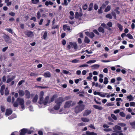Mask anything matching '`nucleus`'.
Here are the masks:
<instances>
[{"label": "nucleus", "mask_w": 135, "mask_h": 135, "mask_svg": "<svg viewBox=\"0 0 135 135\" xmlns=\"http://www.w3.org/2000/svg\"><path fill=\"white\" fill-rule=\"evenodd\" d=\"M84 106L83 105H78L76 106L75 109V112L76 113H78L84 109Z\"/></svg>", "instance_id": "1"}, {"label": "nucleus", "mask_w": 135, "mask_h": 135, "mask_svg": "<svg viewBox=\"0 0 135 135\" xmlns=\"http://www.w3.org/2000/svg\"><path fill=\"white\" fill-rule=\"evenodd\" d=\"M74 105V102L72 101H69L66 102L64 107L65 108H69Z\"/></svg>", "instance_id": "2"}, {"label": "nucleus", "mask_w": 135, "mask_h": 135, "mask_svg": "<svg viewBox=\"0 0 135 135\" xmlns=\"http://www.w3.org/2000/svg\"><path fill=\"white\" fill-rule=\"evenodd\" d=\"M49 96L46 97L45 98L44 100L41 102V103H39L40 104H43L44 105H46L48 103H50V101L49 100Z\"/></svg>", "instance_id": "3"}, {"label": "nucleus", "mask_w": 135, "mask_h": 135, "mask_svg": "<svg viewBox=\"0 0 135 135\" xmlns=\"http://www.w3.org/2000/svg\"><path fill=\"white\" fill-rule=\"evenodd\" d=\"M113 129L114 131V132L119 133V131L121 129V128L119 126L116 125L113 128Z\"/></svg>", "instance_id": "4"}, {"label": "nucleus", "mask_w": 135, "mask_h": 135, "mask_svg": "<svg viewBox=\"0 0 135 135\" xmlns=\"http://www.w3.org/2000/svg\"><path fill=\"white\" fill-rule=\"evenodd\" d=\"M24 33L28 37H31L33 36V32L29 31H25Z\"/></svg>", "instance_id": "5"}, {"label": "nucleus", "mask_w": 135, "mask_h": 135, "mask_svg": "<svg viewBox=\"0 0 135 135\" xmlns=\"http://www.w3.org/2000/svg\"><path fill=\"white\" fill-rule=\"evenodd\" d=\"M64 101V99L62 97H60L58 99H57L55 101V103L57 104H61Z\"/></svg>", "instance_id": "6"}, {"label": "nucleus", "mask_w": 135, "mask_h": 135, "mask_svg": "<svg viewBox=\"0 0 135 135\" xmlns=\"http://www.w3.org/2000/svg\"><path fill=\"white\" fill-rule=\"evenodd\" d=\"M17 101L20 105L24 104V101L23 99L22 98H18L17 99Z\"/></svg>", "instance_id": "7"}, {"label": "nucleus", "mask_w": 135, "mask_h": 135, "mask_svg": "<svg viewBox=\"0 0 135 135\" xmlns=\"http://www.w3.org/2000/svg\"><path fill=\"white\" fill-rule=\"evenodd\" d=\"M44 92L43 91H41L40 94L39 95V103H41V102L43 99V97L44 95Z\"/></svg>", "instance_id": "8"}, {"label": "nucleus", "mask_w": 135, "mask_h": 135, "mask_svg": "<svg viewBox=\"0 0 135 135\" xmlns=\"http://www.w3.org/2000/svg\"><path fill=\"white\" fill-rule=\"evenodd\" d=\"M44 76L46 78H49L51 77L50 73L49 71H46L44 74Z\"/></svg>", "instance_id": "9"}, {"label": "nucleus", "mask_w": 135, "mask_h": 135, "mask_svg": "<svg viewBox=\"0 0 135 135\" xmlns=\"http://www.w3.org/2000/svg\"><path fill=\"white\" fill-rule=\"evenodd\" d=\"M12 113V111L10 109H7L6 110V115L8 116L11 114Z\"/></svg>", "instance_id": "10"}, {"label": "nucleus", "mask_w": 135, "mask_h": 135, "mask_svg": "<svg viewBox=\"0 0 135 135\" xmlns=\"http://www.w3.org/2000/svg\"><path fill=\"white\" fill-rule=\"evenodd\" d=\"M27 129L23 128L21 130V132L20 133V135H24L27 132Z\"/></svg>", "instance_id": "11"}, {"label": "nucleus", "mask_w": 135, "mask_h": 135, "mask_svg": "<svg viewBox=\"0 0 135 135\" xmlns=\"http://www.w3.org/2000/svg\"><path fill=\"white\" fill-rule=\"evenodd\" d=\"M63 29L64 31H70L71 30L70 27L66 25H64L63 26Z\"/></svg>", "instance_id": "12"}, {"label": "nucleus", "mask_w": 135, "mask_h": 135, "mask_svg": "<svg viewBox=\"0 0 135 135\" xmlns=\"http://www.w3.org/2000/svg\"><path fill=\"white\" fill-rule=\"evenodd\" d=\"M70 44L71 46H72L74 47L75 49H76L78 48L77 44L75 42H70Z\"/></svg>", "instance_id": "13"}, {"label": "nucleus", "mask_w": 135, "mask_h": 135, "mask_svg": "<svg viewBox=\"0 0 135 135\" xmlns=\"http://www.w3.org/2000/svg\"><path fill=\"white\" fill-rule=\"evenodd\" d=\"M5 88V86L4 85H3L2 86L1 89L0 90V92L1 93V94L2 95H3L4 94L3 90Z\"/></svg>", "instance_id": "14"}, {"label": "nucleus", "mask_w": 135, "mask_h": 135, "mask_svg": "<svg viewBox=\"0 0 135 135\" xmlns=\"http://www.w3.org/2000/svg\"><path fill=\"white\" fill-rule=\"evenodd\" d=\"M127 98L128 99H129V101L130 102L133 101L134 99V97L131 95H130L127 96Z\"/></svg>", "instance_id": "15"}, {"label": "nucleus", "mask_w": 135, "mask_h": 135, "mask_svg": "<svg viewBox=\"0 0 135 135\" xmlns=\"http://www.w3.org/2000/svg\"><path fill=\"white\" fill-rule=\"evenodd\" d=\"M107 93H105L104 94V93H98V95L102 97H105L106 95L107 94Z\"/></svg>", "instance_id": "16"}, {"label": "nucleus", "mask_w": 135, "mask_h": 135, "mask_svg": "<svg viewBox=\"0 0 135 135\" xmlns=\"http://www.w3.org/2000/svg\"><path fill=\"white\" fill-rule=\"evenodd\" d=\"M38 98V95H36L32 99V101L34 103L36 102Z\"/></svg>", "instance_id": "17"}, {"label": "nucleus", "mask_w": 135, "mask_h": 135, "mask_svg": "<svg viewBox=\"0 0 135 135\" xmlns=\"http://www.w3.org/2000/svg\"><path fill=\"white\" fill-rule=\"evenodd\" d=\"M18 93L19 95L21 97L23 96L25 94L24 91L22 90H19L18 91Z\"/></svg>", "instance_id": "18"}, {"label": "nucleus", "mask_w": 135, "mask_h": 135, "mask_svg": "<svg viewBox=\"0 0 135 135\" xmlns=\"http://www.w3.org/2000/svg\"><path fill=\"white\" fill-rule=\"evenodd\" d=\"M25 93L26 95V97L27 98H29L30 97V92L26 90L25 91Z\"/></svg>", "instance_id": "19"}, {"label": "nucleus", "mask_w": 135, "mask_h": 135, "mask_svg": "<svg viewBox=\"0 0 135 135\" xmlns=\"http://www.w3.org/2000/svg\"><path fill=\"white\" fill-rule=\"evenodd\" d=\"M91 113V111L90 110H86L84 113L83 115L87 116L89 115Z\"/></svg>", "instance_id": "20"}, {"label": "nucleus", "mask_w": 135, "mask_h": 135, "mask_svg": "<svg viewBox=\"0 0 135 135\" xmlns=\"http://www.w3.org/2000/svg\"><path fill=\"white\" fill-rule=\"evenodd\" d=\"M93 107L95 109L101 110L103 108L102 107L97 105H93Z\"/></svg>", "instance_id": "21"}, {"label": "nucleus", "mask_w": 135, "mask_h": 135, "mask_svg": "<svg viewBox=\"0 0 135 135\" xmlns=\"http://www.w3.org/2000/svg\"><path fill=\"white\" fill-rule=\"evenodd\" d=\"M81 119L83 122H88L89 121V120L88 118H82Z\"/></svg>", "instance_id": "22"}, {"label": "nucleus", "mask_w": 135, "mask_h": 135, "mask_svg": "<svg viewBox=\"0 0 135 135\" xmlns=\"http://www.w3.org/2000/svg\"><path fill=\"white\" fill-rule=\"evenodd\" d=\"M117 27L120 31H122L123 30V27L119 23H118L117 25Z\"/></svg>", "instance_id": "23"}, {"label": "nucleus", "mask_w": 135, "mask_h": 135, "mask_svg": "<svg viewBox=\"0 0 135 135\" xmlns=\"http://www.w3.org/2000/svg\"><path fill=\"white\" fill-rule=\"evenodd\" d=\"M4 39L5 41L7 43L9 42V38L8 36H6L5 37Z\"/></svg>", "instance_id": "24"}, {"label": "nucleus", "mask_w": 135, "mask_h": 135, "mask_svg": "<svg viewBox=\"0 0 135 135\" xmlns=\"http://www.w3.org/2000/svg\"><path fill=\"white\" fill-rule=\"evenodd\" d=\"M98 30L99 32H102L103 33H104V30L102 27H99L98 28Z\"/></svg>", "instance_id": "25"}, {"label": "nucleus", "mask_w": 135, "mask_h": 135, "mask_svg": "<svg viewBox=\"0 0 135 135\" xmlns=\"http://www.w3.org/2000/svg\"><path fill=\"white\" fill-rule=\"evenodd\" d=\"M60 107V104H57V105H55L54 107V108L56 110H57L59 109Z\"/></svg>", "instance_id": "26"}, {"label": "nucleus", "mask_w": 135, "mask_h": 135, "mask_svg": "<svg viewBox=\"0 0 135 135\" xmlns=\"http://www.w3.org/2000/svg\"><path fill=\"white\" fill-rule=\"evenodd\" d=\"M53 4V3L51 1H46L45 3V4L48 6L49 5H52Z\"/></svg>", "instance_id": "27"}, {"label": "nucleus", "mask_w": 135, "mask_h": 135, "mask_svg": "<svg viewBox=\"0 0 135 135\" xmlns=\"http://www.w3.org/2000/svg\"><path fill=\"white\" fill-rule=\"evenodd\" d=\"M47 31H45L43 35V38L45 40H46L47 39Z\"/></svg>", "instance_id": "28"}, {"label": "nucleus", "mask_w": 135, "mask_h": 135, "mask_svg": "<svg viewBox=\"0 0 135 135\" xmlns=\"http://www.w3.org/2000/svg\"><path fill=\"white\" fill-rule=\"evenodd\" d=\"M108 82V79L107 77H105L104 78V84H107Z\"/></svg>", "instance_id": "29"}, {"label": "nucleus", "mask_w": 135, "mask_h": 135, "mask_svg": "<svg viewBox=\"0 0 135 135\" xmlns=\"http://www.w3.org/2000/svg\"><path fill=\"white\" fill-rule=\"evenodd\" d=\"M32 3L33 4H37L39 2V0H31Z\"/></svg>", "instance_id": "30"}, {"label": "nucleus", "mask_w": 135, "mask_h": 135, "mask_svg": "<svg viewBox=\"0 0 135 135\" xmlns=\"http://www.w3.org/2000/svg\"><path fill=\"white\" fill-rule=\"evenodd\" d=\"M82 135H93V132L87 131L86 132V134H83Z\"/></svg>", "instance_id": "31"}, {"label": "nucleus", "mask_w": 135, "mask_h": 135, "mask_svg": "<svg viewBox=\"0 0 135 135\" xmlns=\"http://www.w3.org/2000/svg\"><path fill=\"white\" fill-rule=\"evenodd\" d=\"M57 97V95H54L51 98L50 100H49L50 101V103L53 102L55 98Z\"/></svg>", "instance_id": "32"}, {"label": "nucleus", "mask_w": 135, "mask_h": 135, "mask_svg": "<svg viewBox=\"0 0 135 135\" xmlns=\"http://www.w3.org/2000/svg\"><path fill=\"white\" fill-rule=\"evenodd\" d=\"M111 7L110 6H108L105 10V12H107L110 10Z\"/></svg>", "instance_id": "33"}, {"label": "nucleus", "mask_w": 135, "mask_h": 135, "mask_svg": "<svg viewBox=\"0 0 135 135\" xmlns=\"http://www.w3.org/2000/svg\"><path fill=\"white\" fill-rule=\"evenodd\" d=\"M9 93V91L8 90V88H6L5 90V94L6 95H8Z\"/></svg>", "instance_id": "34"}, {"label": "nucleus", "mask_w": 135, "mask_h": 135, "mask_svg": "<svg viewBox=\"0 0 135 135\" xmlns=\"http://www.w3.org/2000/svg\"><path fill=\"white\" fill-rule=\"evenodd\" d=\"M93 7V3H91L89 7V8H88L89 11H91L92 9V8Z\"/></svg>", "instance_id": "35"}, {"label": "nucleus", "mask_w": 135, "mask_h": 135, "mask_svg": "<svg viewBox=\"0 0 135 135\" xmlns=\"http://www.w3.org/2000/svg\"><path fill=\"white\" fill-rule=\"evenodd\" d=\"M100 65L98 64L93 65V69H97L99 68Z\"/></svg>", "instance_id": "36"}, {"label": "nucleus", "mask_w": 135, "mask_h": 135, "mask_svg": "<svg viewBox=\"0 0 135 135\" xmlns=\"http://www.w3.org/2000/svg\"><path fill=\"white\" fill-rule=\"evenodd\" d=\"M126 36L128 37L131 39H133V36L130 34L128 33V34Z\"/></svg>", "instance_id": "37"}, {"label": "nucleus", "mask_w": 135, "mask_h": 135, "mask_svg": "<svg viewBox=\"0 0 135 135\" xmlns=\"http://www.w3.org/2000/svg\"><path fill=\"white\" fill-rule=\"evenodd\" d=\"M84 41L85 43H88L90 42V40L87 37H86L85 38Z\"/></svg>", "instance_id": "38"}, {"label": "nucleus", "mask_w": 135, "mask_h": 135, "mask_svg": "<svg viewBox=\"0 0 135 135\" xmlns=\"http://www.w3.org/2000/svg\"><path fill=\"white\" fill-rule=\"evenodd\" d=\"M37 17L38 19H39L41 17V14L40 11H38L37 13Z\"/></svg>", "instance_id": "39"}, {"label": "nucleus", "mask_w": 135, "mask_h": 135, "mask_svg": "<svg viewBox=\"0 0 135 135\" xmlns=\"http://www.w3.org/2000/svg\"><path fill=\"white\" fill-rule=\"evenodd\" d=\"M37 74L35 73H32V72L31 73L30 75V76H31V77H32V76H37Z\"/></svg>", "instance_id": "40"}, {"label": "nucleus", "mask_w": 135, "mask_h": 135, "mask_svg": "<svg viewBox=\"0 0 135 135\" xmlns=\"http://www.w3.org/2000/svg\"><path fill=\"white\" fill-rule=\"evenodd\" d=\"M119 115L123 117H124L126 116L125 114L123 112H120L119 113Z\"/></svg>", "instance_id": "41"}, {"label": "nucleus", "mask_w": 135, "mask_h": 135, "mask_svg": "<svg viewBox=\"0 0 135 135\" xmlns=\"http://www.w3.org/2000/svg\"><path fill=\"white\" fill-rule=\"evenodd\" d=\"M106 17L109 18L110 19H111L112 18V16L110 14H108L106 15Z\"/></svg>", "instance_id": "42"}, {"label": "nucleus", "mask_w": 135, "mask_h": 135, "mask_svg": "<svg viewBox=\"0 0 135 135\" xmlns=\"http://www.w3.org/2000/svg\"><path fill=\"white\" fill-rule=\"evenodd\" d=\"M104 131L106 132H109L112 131V129L110 128H105L104 129Z\"/></svg>", "instance_id": "43"}, {"label": "nucleus", "mask_w": 135, "mask_h": 135, "mask_svg": "<svg viewBox=\"0 0 135 135\" xmlns=\"http://www.w3.org/2000/svg\"><path fill=\"white\" fill-rule=\"evenodd\" d=\"M112 117L114 120H116L117 119V117L114 114H111Z\"/></svg>", "instance_id": "44"}, {"label": "nucleus", "mask_w": 135, "mask_h": 135, "mask_svg": "<svg viewBox=\"0 0 135 135\" xmlns=\"http://www.w3.org/2000/svg\"><path fill=\"white\" fill-rule=\"evenodd\" d=\"M92 77V74L91 73H90L89 74V76L87 78L88 79H90Z\"/></svg>", "instance_id": "45"}, {"label": "nucleus", "mask_w": 135, "mask_h": 135, "mask_svg": "<svg viewBox=\"0 0 135 135\" xmlns=\"http://www.w3.org/2000/svg\"><path fill=\"white\" fill-rule=\"evenodd\" d=\"M71 62L73 63H76L79 62V61L77 59H74L71 61Z\"/></svg>", "instance_id": "46"}, {"label": "nucleus", "mask_w": 135, "mask_h": 135, "mask_svg": "<svg viewBox=\"0 0 135 135\" xmlns=\"http://www.w3.org/2000/svg\"><path fill=\"white\" fill-rule=\"evenodd\" d=\"M107 25L109 27H111L112 26V23L111 22H108L107 24Z\"/></svg>", "instance_id": "47"}, {"label": "nucleus", "mask_w": 135, "mask_h": 135, "mask_svg": "<svg viewBox=\"0 0 135 135\" xmlns=\"http://www.w3.org/2000/svg\"><path fill=\"white\" fill-rule=\"evenodd\" d=\"M25 81L24 80H21L19 82L18 84L20 86Z\"/></svg>", "instance_id": "48"}, {"label": "nucleus", "mask_w": 135, "mask_h": 135, "mask_svg": "<svg viewBox=\"0 0 135 135\" xmlns=\"http://www.w3.org/2000/svg\"><path fill=\"white\" fill-rule=\"evenodd\" d=\"M132 117V116L130 114H129L128 115H126V119H130Z\"/></svg>", "instance_id": "49"}, {"label": "nucleus", "mask_w": 135, "mask_h": 135, "mask_svg": "<svg viewBox=\"0 0 135 135\" xmlns=\"http://www.w3.org/2000/svg\"><path fill=\"white\" fill-rule=\"evenodd\" d=\"M6 77L5 76H4L2 78V82H5L6 81Z\"/></svg>", "instance_id": "50"}, {"label": "nucleus", "mask_w": 135, "mask_h": 135, "mask_svg": "<svg viewBox=\"0 0 135 135\" xmlns=\"http://www.w3.org/2000/svg\"><path fill=\"white\" fill-rule=\"evenodd\" d=\"M89 65L86 64H84L82 65H81L80 66V67H88Z\"/></svg>", "instance_id": "51"}, {"label": "nucleus", "mask_w": 135, "mask_h": 135, "mask_svg": "<svg viewBox=\"0 0 135 135\" xmlns=\"http://www.w3.org/2000/svg\"><path fill=\"white\" fill-rule=\"evenodd\" d=\"M103 8H102V7H100V9H99L98 10V12L99 13H101L102 12V9Z\"/></svg>", "instance_id": "52"}, {"label": "nucleus", "mask_w": 135, "mask_h": 135, "mask_svg": "<svg viewBox=\"0 0 135 135\" xmlns=\"http://www.w3.org/2000/svg\"><path fill=\"white\" fill-rule=\"evenodd\" d=\"M13 79V78H12L8 79L7 80V83H9V82H11Z\"/></svg>", "instance_id": "53"}, {"label": "nucleus", "mask_w": 135, "mask_h": 135, "mask_svg": "<svg viewBox=\"0 0 135 135\" xmlns=\"http://www.w3.org/2000/svg\"><path fill=\"white\" fill-rule=\"evenodd\" d=\"M118 124L123 127L125 126L126 125V124L124 123H118Z\"/></svg>", "instance_id": "54"}, {"label": "nucleus", "mask_w": 135, "mask_h": 135, "mask_svg": "<svg viewBox=\"0 0 135 135\" xmlns=\"http://www.w3.org/2000/svg\"><path fill=\"white\" fill-rule=\"evenodd\" d=\"M62 73L65 74H68L69 73V72L66 70H62Z\"/></svg>", "instance_id": "55"}, {"label": "nucleus", "mask_w": 135, "mask_h": 135, "mask_svg": "<svg viewBox=\"0 0 135 135\" xmlns=\"http://www.w3.org/2000/svg\"><path fill=\"white\" fill-rule=\"evenodd\" d=\"M131 106H134L135 105V103L134 102H132L130 103Z\"/></svg>", "instance_id": "56"}, {"label": "nucleus", "mask_w": 135, "mask_h": 135, "mask_svg": "<svg viewBox=\"0 0 135 135\" xmlns=\"http://www.w3.org/2000/svg\"><path fill=\"white\" fill-rule=\"evenodd\" d=\"M1 108L2 111L3 112H4L5 110V109L4 107L3 106H1Z\"/></svg>", "instance_id": "57"}, {"label": "nucleus", "mask_w": 135, "mask_h": 135, "mask_svg": "<svg viewBox=\"0 0 135 135\" xmlns=\"http://www.w3.org/2000/svg\"><path fill=\"white\" fill-rule=\"evenodd\" d=\"M88 8L87 5L86 4H85L83 6V8L84 10H86Z\"/></svg>", "instance_id": "58"}, {"label": "nucleus", "mask_w": 135, "mask_h": 135, "mask_svg": "<svg viewBox=\"0 0 135 135\" xmlns=\"http://www.w3.org/2000/svg\"><path fill=\"white\" fill-rule=\"evenodd\" d=\"M6 30L9 33H11L12 34L13 33L12 30L11 29L7 28L6 29Z\"/></svg>", "instance_id": "59"}, {"label": "nucleus", "mask_w": 135, "mask_h": 135, "mask_svg": "<svg viewBox=\"0 0 135 135\" xmlns=\"http://www.w3.org/2000/svg\"><path fill=\"white\" fill-rule=\"evenodd\" d=\"M62 4L65 6H67L68 4V3H67V0H64V3Z\"/></svg>", "instance_id": "60"}, {"label": "nucleus", "mask_w": 135, "mask_h": 135, "mask_svg": "<svg viewBox=\"0 0 135 135\" xmlns=\"http://www.w3.org/2000/svg\"><path fill=\"white\" fill-rule=\"evenodd\" d=\"M70 99V97L68 96V97H66L64 99V101H65V100Z\"/></svg>", "instance_id": "61"}, {"label": "nucleus", "mask_w": 135, "mask_h": 135, "mask_svg": "<svg viewBox=\"0 0 135 135\" xmlns=\"http://www.w3.org/2000/svg\"><path fill=\"white\" fill-rule=\"evenodd\" d=\"M131 27L132 29V30H133L135 28V25L133 23H132L131 24Z\"/></svg>", "instance_id": "62"}, {"label": "nucleus", "mask_w": 135, "mask_h": 135, "mask_svg": "<svg viewBox=\"0 0 135 135\" xmlns=\"http://www.w3.org/2000/svg\"><path fill=\"white\" fill-rule=\"evenodd\" d=\"M9 15H10L11 16H13L15 15V13L13 12H11L9 13Z\"/></svg>", "instance_id": "63"}, {"label": "nucleus", "mask_w": 135, "mask_h": 135, "mask_svg": "<svg viewBox=\"0 0 135 135\" xmlns=\"http://www.w3.org/2000/svg\"><path fill=\"white\" fill-rule=\"evenodd\" d=\"M78 41L79 43L81 44L82 43V40L80 38H79L78 39Z\"/></svg>", "instance_id": "64"}]
</instances>
